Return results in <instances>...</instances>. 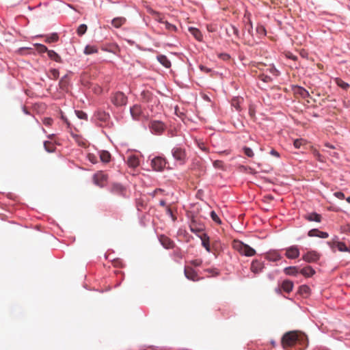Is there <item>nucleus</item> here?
<instances>
[{
    "instance_id": "nucleus-1",
    "label": "nucleus",
    "mask_w": 350,
    "mask_h": 350,
    "mask_svg": "<svg viewBox=\"0 0 350 350\" xmlns=\"http://www.w3.org/2000/svg\"><path fill=\"white\" fill-rule=\"evenodd\" d=\"M297 343L305 347H307L308 344L307 336L301 332L291 331L284 334L282 338L281 344L284 349L292 347Z\"/></svg>"
},
{
    "instance_id": "nucleus-2",
    "label": "nucleus",
    "mask_w": 350,
    "mask_h": 350,
    "mask_svg": "<svg viewBox=\"0 0 350 350\" xmlns=\"http://www.w3.org/2000/svg\"><path fill=\"white\" fill-rule=\"evenodd\" d=\"M152 197L155 198L159 202V205L164 208L167 216L176 219L174 216L171 204L172 202V195L165 191L162 189H157L152 192Z\"/></svg>"
},
{
    "instance_id": "nucleus-3",
    "label": "nucleus",
    "mask_w": 350,
    "mask_h": 350,
    "mask_svg": "<svg viewBox=\"0 0 350 350\" xmlns=\"http://www.w3.org/2000/svg\"><path fill=\"white\" fill-rule=\"evenodd\" d=\"M232 247L239 252L241 255L246 256H253L256 254V251L254 249L239 240H234L232 242Z\"/></svg>"
},
{
    "instance_id": "nucleus-4",
    "label": "nucleus",
    "mask_w": 350,
    "mask_h": 350,
    "mask_svg": "<svg viewBox=\"0 0 350 350\" xmlns=\"http://www.w3.org/2000/svg\"><path fill=\"white\" fill-rule=\"evenodd\" d=\"M127 97L122 92H117L111 96V102L116 107H122L127 103Z\"/></svg>"
},
{
    "instance_id": "nucleus-5",
    "label": "nucleus",
    "mask_w": 350,
    "mask_h": 350,
    "mask_svg": "<svg viewBox=\"0 0 350 350\" xmlns=\"http://www.w3.org/2000/svg\"><path fill=\"white\" fill-rule=\"evenodd\" d=\"M172 154L173 157L180 164H184L186 161L187 154L185 150L180 147H174L172 150Z\"/></svg>"
},
{
    "instance_id": "nucleus-6",
    "label": "nucleus",
    "mask_w": 350,
    "mask_h": 350,
    "mask_svg": "<svg viewBox=\"0 0 350 350\" xmlns=\"http://www.w3.org/2000/svg\"><path fill=\"white\" fill-rule=\"evenodd\" d=\"M94 183L100 187H103L107 180V176L103 172L96 173L93 177Z\"/></svg>"
},
{
    "instance_id": "nucleus-7",
    "label": "nucleus",
    "mask_w": 350,
    "mask_h": 350,
    "mask_svg": "<svg viewBox=\"0 0 350 350\" xmlns=\"http://www.w3.org/2000/svg\"><path fill=\"white\" fill-rule=\"evenodd\" d=\"M166 165V161L161 157H155L152 160V167L156 171L163 170Z\"/></svg>"
},
{
    "instance_id": "nucleus-8",
    "label": "nucleus",
    "mask_w": 350,
    "mask_h": 350,
    "mask_svg": "<svg viewBox=\"0 0 350 350\" xmlns=\"http://www.w3.org/2000/svg\"><path fill=\"white\" fill-rule=\"evenodd\" d=\"M110 191L113 194L118 196L124 197L126 196V188L119 183H113Z\"/></svg>"
},
{
    "instance_id": "nucleus-9",
    "label": "nucleus",
    "mask_w": 350,
    "mask_h": 350,
    "mask_svg": "<svg viewBox=\"0 0 350 350\" xmlns=\"http://www.w3.org/2000/svg\"><path fill=\"white\" fill-rule=\"evenodd\" d=\"M190 230L192 232L195 233L198 237L201 233H205L204 226L202 224L196 222V220H191L189 224Z\"/></svg>"
},
{
    "instance_id": "nucleus-10",
    "label": "nucleus",
    "mask_w": 350,
    "mask_h": 350,
    "mask_svg": "<svg viewBox=\"0 0 350 350\" xmlns=\"http://www.w3.org/2000/svg\"><path fill=\"white\" fill-rule=\"evenodd\" d=\"M184 273L185 277L190 280L196 282L200 280L197 272L191 267L186 266L185 267Z\"/></svg>"
},
{
    "instance_id": "nucleus-11",
    "label": "nucleus",
    "mask_w": 350,
    "mask_h": 350,
    "mask_svg": "<svg viewBox=\"0 0 350 350\" xmlns=\"http://www.w3.org/2000/svg\"><path fill=\"white\" fill-rule=\"evenodd\" d=\"M131 116L135 120H139L142 117H145L144 115L142 107L139 105H135L130 109Z\"/></svg>"
},
{
    "instance_id": "nucleus-12",
    "label": "nucleus",
    "mask_w": 350,
    "mask_h": 350,
    "mask_svg": "<svg viewBox=\"0 0 350 350\" xmlns=\"http://www.w3.org/2000/svg\"><path fill=\"white\" fill-rule=\"evenodd\" d=\"M320 258V254L315 251H310L305 254L302 258L307 262H315Z\"/></svg>"
},
{
    "instance_id": "nucleus-13",
    "label": "nucleus",
    "mask_w": 350,
    "mask_h": 350,
    "mask_svg": "<svg viewBox=\"0 0 350 350\" xmlns=\"http://www.w3.org/2000/svg\"><path fill=\"white\" fill-rule=\"evenodd\" d=\"M286 256L290 259L297 258L299 256V250L297 246H291L286 250Z\"/></svg>"
},
{
    "instance_id": "nucleus-14",
    "label": "nucleus",
    "mask_w": 350,
    "mask_h": 350,
    "mask_svg": "<svg viewBox=\"0 0 350 350\" xmlns=\"http://www.w3.org/2000/svg\"><path fill=\"white\" fill-rule=\"evenodd\" d=\"M198 237L202 241V245L205 248V250L208 252H211L210 247V238L206 233H201L198 234Z\"/></svg>"
},
{
    "instance_id": "nucleus-15",
    "label": "nucleus",
    "mask_w": 350,
    "mask_h": 350,
    "mask_svg": "<svg viewBox=\"0 0 350 350\" xmlns=\"http://www.w3.org/2000/svg\"><path fill=\"white\" fill-rule=\"evenodd\" d=\"M264 268V265L262 262L258 260L252 261L250 269L254 273H259Z\"/></svg>"
},
{
    "instance_id": "nucleus-16",
    "label": "nucleus",
    "mask_w": 350,
    "mask_h": 350,
    "mask_svg": "<svg viewBox=\"0 0 350 350\" xmlns=\"http://www.w3.org/2000/svg\"><path fill=\"white\" fill-rule=\"evenodd\" d=\"M159 241L162 245L167 249H170L174 247V242L165 235L160 236Z\"/></svg>"
},
{
    "instance_id": "nucleus-17",
    "label": "nucleus",
    "mask_w": 350,
    "mask_h": 350,
    "mask_svg": "<svg viewBox=\"0 0 350 350\" xmlns=\"http://www.w3.org/2000/svg\"><path fill=\"white\" fill-rule=\"evenodd\" d=\"M294 93L295 95L299 96L302 98L310 97L308 92L302 87L297 86L294 88Z\"/></svg>"
},
{
    "instance_id": "nucleus-18",
    "label": "nucleus",
    "mask_w": 350,
    "mask_h": 350,
    "mask_svg": "<svg viewBox=\"0 0 350 350\" xmlns=\"http://www.w3.org/2000/svg\"><path fill=\"white\" fill-rule=\"evenodd\" d=\"M150 127L157 133H160L164 130V124L160 121L152 122Z\"/></svg>"
},
{
    "instance_id": "nucleus-19",
    "label": "nucleus",
    "mask_w": 350,
    "mask_h": 350,
    "mask_svg": "<svg viewBox=\"0 0 350 350\" xmlns=\"http://www.w3.org/2000/svg\"><path fill=\"white\" fill-rule=\"evenodd\" d=\"M127 164L129 167L135 168L139 164V158L137 156L132 154L128 157Z\"/></svg>"
},
{
    "instance_id": "nucleus-20",
    "label": "nucleus",
    "mask_w": 350,
    "mask_h": 350,
    "mask_svg": "<svg viewBox=\"0 0 350 350\" xmlns=\"http://www.w3.org/2000/svg\"><path fill=\"white\" fill-rule=\"evenodd\" d=\"M154 98L153 94L149 91H143L141 93V99L144 103L152 102Z\"/></svg>"
},
{
    "instance_id": "nucleus-21",
    "label": "nucleus",
    "mask_w": 350,
    "mask_h": 350,
    "mask_svg": "<svg viewBox=\"0 0 350 350\" xmlns=\"http://www.w3.org/2000/svg\"><path fill=\"white\" fill-rule=\"evenodd\" d=\"M293 282L288 280L283 281L282 284V288L286 293L291 292L293 291Z\"/></svg>"
},
{
    "instance_id": "nucleus-22",
    "label": "nucleus",
    "mask_w": 350,
    "mask_h": 350,
    "mask_svg": "<svg viewBox=\"0 0 350 350\" xmlns=\"http://www.w3.org/2000/svg\"><path fill=\"white\" fill-rule=\"evenodd\" d=\"M126 21V20L124 17H117L112 20L111 25L116 28H120Z\"/></svg>"
},
{
    "instance_id": "nucleus-23",
    "label": "nucleus",
    "mask_w": 350,
    "mask_h": 350,
    "mask_svg": "<svg viewBox=\"0 0 350 350\" xmlns=\"http://www.w3.org/2000/svg\"><path fill=\"white\" fill-rule=\"evenodd\" d=\"M157 59L165 68H169L171 66V62L165 55H159Z\"/></svg>"
},
{
    "instance_id": "nucleus-24",
    "label": "nucleus",
    "mask_w": 350,
    "mask_h": 350,
    "mask_svg": "<svg viewBox=\"0 0 350 350\" xmlns=\"http://www.w3.org/2000/svg\"><path fill=\"white\" fill-rule=\"evenodd\" d=\"M299 272L306 277H310L315 273L314 270L310 266L304 267Z\"/></svg>"
},
{
    "instance_id": "nucleus-25",
    "label": "nucleus",
    "mask_w": 350,
    "mask_h": 350,
    "mask_svg": "<svg viewBox=\"0 0 350 350\" xmlns=\"http://www.w3.org/2000/svg\"><path fill=\"white\" fill-rule=\"evenodd\" d=\"M100 160L104 163L109 162L111 159V154L108 151L103 150L99 153Z\"/></svg>"
},
{
    "instance_id": "nucleus-26",
    "label": "nucleus",
    "mask_w": 350,
    "mask_h": 350,
    "mask_svg": "<svg viewBox=\"0 0 350 350\" xmlns=\"http://www.w3.org/2000/svg\"><path fill=\"white\" fill-rule=\"evenodd\" d=\"M68 83H69V81H68V76L67 75L64 76L59 80V88L63 90H66L68 86Z\"/></svg>"
},
{
    "instance_id": "nucleus-27",
    "label": "nucleus",
    "mask_w": 350,
    "mask_h": 350,
    "mask_svg": "<svg viewBox=\"0 0 350 350\" xmlns=\"http://www.w3.org/2000/svg\"><path fill=\"white\" fill-rule=\"evenodd\" d=\"M299 272L297 267H288L284 269V273L289 275H296Z\"/></svg>"
},
{
    "instance_id": "nucleus-28",
    "label": "nucleus",
    "mask_w": 350,
    "mask_h": 350,
    "mask_svg": "<svg viewBox=\"0 0 350 350\" xmlns=\"http://www.w3.org/2000/svg\"><path fill=\"white\" fill-rule=\"evenodd\" d=\"M189 30L196 40L199 41L202 40V35L199 29L194 27H190Z\"/></svg>"
},
{
    "instance_id": "nucleus-29",
    "label": "nucleus",
    "mask_w": 350,
    "mask_h": 350,
    "mask_svg": "<svg viewBox=\"0 0 350 350\" xmlns=\"http://www.w3.org/2000/svg\"><path fill=\"white\" fill-rule=\"evenodd\" d=\"M335 83L338 85L340 88L345 90H347L348 88L350 87L349 84L342 81L340 78H336L334 79Z\"/></svg>"
},
{
    "instance_id": "nucleus-30",
    "label": "nucleus",
    "mask_w": 350,
    "mask_h": 350,
    "mask_svg": "<svg viewBox=\"0 0 350 350\" xmlns=\"http://www.w3.org/2000/svg\"><path fill=\"white\" fill-rule=\"evenodd\" d=\"M96 117L102 122H106L109 118V115L105 111H98Z\"/></svg>"
},
{
    "instance_id": "nucleus-31",
    "label": "nucleus",
    "mask_w": 350,
    "mask_h": 350,
    "mask_svg": "<svg viewBox=\"0 0 350 350\" xmlns=\"http://www.w3.org/2000/svg\"><path fill=\"white\" fill-rule=\"evenodd\" d=\"M243 100L242 98L235 97L232 99L231 105L233 106L237 111L241 110V103Z\"/></svg>"
},
{
    "instance_id": "nucleus-32",
    "label": "nucleus",
    "mask_w": 350,
    "mask_h": 350,
    "mask_svg": "<svg viewBox=\"0 0 350 350\" xmlns=\"http://www.w3.org/2000/svg\"><path fill=\"white\" fill-rule=\"evenodd\" d=\"M48 56L53 60L57 62H61L62 59L61 57L54 51L49 50L48 51Z\"/></svg>"
},
{
    "instance_id": "nucleus-33",
    "label": "nucleus",
    "mask_w": 350,
    "mask_h": 350,
    "mask_svg": "<svg viewBox=\"0 0 350 350\" xmlns=\"http://www.w3.org/2000/svg\"><path fill=\"white\" fill-rule=\"evenodd\" d=\"M59 39V36L57 33H53L49 36H46L45 38V42L46 43H52V42H56Z\"/></svg>"
},
{
    "instance_id": "nucleus-34",
    "label": "nucleus",
    "mask_w": 350,
    "mask_h": 350,
    "mask_svg": "<svg viewBox=\"0 0 350 350\" xmlns=\"http://www.w3.org/2000/svg\"><path fill=\"white\" fill-rule=\"evenodd\" d=\"M98 52V49L95 46L88 45L84 49V53L86 55H90Z\"/></svg>"
},
{
    "instance_id": "nucleus-35",
    "label": "nucleus",
    "mask_w": 350,
    "mask_h": 350,
    "mask_svg": "<svg viewBox=\"0 0 350 350\" xmlns=\"http://www.w3.org/2000/svg\"><path fill=\"white\" fill-rule=\"evenodd\" d=\"M336 247L340 252H349L350 247L349 248L345 243L339 241L336 243Z\"/></svg>"
},
{
    "instance_id": "nucleus-36",
    "label": "nucleus",
    "mask_w": 350,
    "mask_h": 350,
    "mask_svg": "<svg viewBox=\"0 0 350 350\" xmlns=\"http://www.w3.org/2000/svg\"><path fill=\"white\" fill-rule=\"evenodd\" d=\"M59 75L58 70L53 68L49 70L48 76L50 79L55 80L59 77Z\"/></svg>"
},
{
    "instance_id": "nucleus-37",
    "label": "nucleus",
    "mask_w": 350,
    "mask_h": 350,
    "mask_svg": "<svg viewBox=\"0 0 350 350\" xmlns=\"http://www.w3.org/2000/svg\"><path fill=\"white\" fill-rule=\"evenodd\" d=\"M35 46L36 48V50L39 53H45V52L48 53V51H49V50H48V49L46 46H44V44H36Z\"/></svg>"
},
{
    "instance_id": "nucleus-38",
    "label": "nucleus",
    "mask_w": 350,
    "mask_h": 350,
    "mask_svg": "<svg viewBox=\"0 0 350 350\" xmlns=\"http://www.w3.org/2000/svg\"><path fill=\"white\" fill-rule=\"evenodd\" d=\"M87 29H88L87 25L85 24H82V25H79L77 30V34L79 36L83 35L86 32Z\"/></svg>"
},
{
    "instance_id": "nucleus-39",
    "label": "nucleus",
    "mask_w": 350,
    "mask_h": 350,
    "mask_svg": "<svg viewBox=\"0 0 350 350\" xmlns=\"http://www.w3.org/2000/svg\"><path fill=\"white\" fill-rule=\"evenodd\" d=\"M336 243H339L338 239L336 237L332 241L327 242L328 245L332 248V251L335 252L334 247H336Z\"/></svg>"
},
{
    "instance_id": "nucleus-40",
    "label": "nucleus",
    "mask_w": 350,
    "mask_h": 350,
    "mask_svg": "<svg viewBox=\"0 0 350 350\" xmlns=\"http://www.w3.org/2000/svg\"><path fill=\"white\" fill-rule=\"evenodd\" d=\"M44 146L46 151L51 152L54 150V145L50 142H44Z\"/></svg>"
},
{
    "instance_id": "nucleus-41",
    "label": "nucleus",
    "mask_w": 350,
    "mask_h": 350,
    "mask_svg": "<svg viewBox=\"0 0 350 350\" xmlns=\"http://www.w3.org/2000/svg\"><path fill=\"white\" fill-rule=\"evenodd\" d=\"M304 144H305V141H304V139H303L301 138L297 139L293 142V145H294L295 148H299Z\"/></svg>"
},
{
    "instance_id": "nucleus-42",
    "label": "nucleus",
    "mask_w": 350,
    "mask_h": 350,
    "mask_svg": "<svg viewBox=\"0 0 350 350\" xmlns=\"http://www.w3.org/2000/svg\"><path fill=\"white\" fill-rule=\"evenodd\" d=\"M75 113L78 118L81 120H87L88 116L85 112L82 111H75Z\"/></svg>"
},
{
    "instance_id": "nucleus-43",
    "label": "nucleus",
    "mask_w": 350,
    "mask_h": 350,
    "mask_svg": "<svg viewBox=\"0 0 350 350\" xmlns=\"http://www.w3.org/2000/svg\"><path fill=\"white\" fill-rule=\"evenodd\" d=\"M310 291V288L306 285L299 286V292L301 294H308Z\"/></svg>"
},
{
    "instance_id": "nucleus-44",
    "label": "nucleus",
    "mask_w": 350,
    "mask_h": 350,
    "mask_svg": "<svg viewBox=\"0 0 350 350\" xmlns=\"http://www.w3.org/2000/svg\"><path fill=\"white\" fill-rule=\"evenodd\" d=\"M243 151L244 153L249 157H253L254 155L252 150L249 147H244Z\"/></svg>"
},
{
    "instance_id": "nucleus-45",
    "label": "nucleus",
    "mask_w": 350,
    "mask_h": 350,
    "mask_svg": "<svg viewBox=\"0 0 350 350\" xmlns=\"http://www.w3.org/2000/svg\"><path fill=\"white\" fill-rule=\"evenodd\" d=\"M88 159L92 163H96L98 162L97 157L94 154L89 153L88 154Z\"/></svg>"
},
{
    "instance_id": "nucleus-46",
    "label": "nucleus",
    "mask_w": 350,
    "mask_h": 350,
    "mask_svg": "<svg viewBox=\"0 0 350 350\" xmlns=\"http://www.w3.org/2000/svg\"><path fill=\"white\" fill-rule=\"evenodd\" d=\"M256 31L260 35H266V29L262 25H258Z\"/></svg>"
},
{
    "instance_id": "nucleus-47",
    "label": "nucleus",
    "mask_w": 350,
    "mask_h": 350,
    "mask_svg": "<svg viewBox=\"0 0 350 350\" xmlns=\"http://www.w3.org/2000/svg\"><path fill=\"white\" fill-rule=\"evenodd\" d=\"M165 28L171 31H175L176 30V27L175 25L170 24L168 22L165 23Z\"/></svg>"
},
{
    "instance_id": "nucleus-48",
    "label": "nucleus",
    "mask_w": 350,
    "mask_h": 350,
    "mask_svg": "<svg viewBox=\"0 0 350 350\" xmlns=\"http://www.w3.org/2000/svg\"><path fill=\"white\" fill-rule=\"evenodd\" d=\"M53 120L51 118H44L43 119V124L46 126H51L53 123Z\"/></svg>"
},
{
    "instance_id": "nucleus-49",
    "label": "nucleus",
    "mask_w": 350,
    "mask_h": 350,
    "mask_svg": "<svg viewBox=\"0 0 350 350\" xmlns=\"http://www.w3.org/2000/svg\"><path fill=\"white\" fill-rule=\"evenodd\" d=\"M320 232V231L317 229H312L308 232V236L310 237H317V234Z\"/></svg>"
},
{
    "instance_id": "nucleus-50",
    "label": "nucleus",
    "mask_w": 350,
    "mask_h": 350,
    "mask_svg": "<svg viewBox=\"0 0 350 350\" xmlns=\"http://www.w3.org/2000/svg\"><path fill=\"white\" fill-rule=\"evenodd\" d=\"M202 261V260H200V259H196V260H193L190 262V264L195 266V267H199L201 265Z\"/></svg>"
},
{
    "instance_id": "nucleus-51",
    "label": "nucleus",
    "mask_w": 350,
    "mask_h": 350,
    "mask_svg": "<svg viewBox=\"0 0 350 350\" xmlns=\"http://www.w3.org/2000/svg\"><path fill=\"white\" fill-rule=\"evenodd\" d=\"M260 77L262 81H263L264 82H266V83L270 82L271 81V78L267 75H262Z\"/></svg>"
},
{
    "instance_id": "nucleus-52",
    "label": "nucleus",
    "mask_w": 350,
    "mask_h": 350,
    "mask_svg": "<svg viewBox=\"0 0 350 350\" xmlns=\"http://www.w3.org/2000/svg\"><path fill=\"white\" fill-rule=\"evenodd\" d=\"M317 237L323 238V239H325V238H327L329 237V235H328V233H327L325 232L320 231V232H319V234H317Z\"/></svg>"
},
{
    "instance_id": "nucleus-53",
    "label": "nucleus",
    "mask_w": 350,
    "mask_h": 350,
    "mask_svg": "<svg viewBox=\"0 0 350 350\" xmlns=\"http://www.w3.org/2000/svg\"><path fill=\"white\" fill-rule=\"evenodd\" d=\"M334 196L341 200L345 198V194L340 191H337L334 193Z\"/></svg>"
},
{
    "instance_id": "nucleus-54",
    "label": "nucleus",
    "mask_w": 350,
    "mask_h": 350,
    "mask_svg": "<svg viewBox=\"0 0 350 350\" xmlns=\"http://www.w3.org/2000/svg\"><path fill=\"white\" fill-rule=\"evenodd\" d=\"M270 154L273 156V157H275L277 158L280 157V154L278 151H276L274 149H272L271 151H270Z\"/></svg>"
},
{
    "instance_id": "nucleus-55",
    "label": "nucleus",
    "mask_w": 350,
    "mask_h": 350,
    "mask_svg": "<svg viewBox=\"0 0 350 350\" xmlns=\"http://www.w3.org/2000/svg\"><path fill=\"white\" fill-rule=\"evenodd\" d=\"M220 57L222 58L224 60H228L230 59V55L227 53H223L220 55Z\"/></svg>"
},
{
    "instance_id": "nucleus-56",
    "label": "nucleus",
    "mask_w": 350,
    "mask_h": 350,
    "mask_svg": "<svg viewBox=\"0 0 350 350\" xmlns=\"http://www.w3.org/2000/svg\"><path fill=\"white\" fill-rule=\"evenodd\" d=\"M213 165L215 167H220L222 165V162L221 161L217 160L214 161Z\"/></svg>"
},
{
    "instance_id": "nucleus-57",
    "label": "nucleus",
    "mask_w": 350,
    "mask_h": 350,
    "mask_svg": "<svg viewBox=\"0 0 350 350\" xmlns=\"http://www.w3.org/2000/svg\"><path fill=\"white\" fill-rule=\"evenodd\" d=\"M209 213L212 219H219L217 215L214 211H211Z\"/></svg>"
},
{
    "instance_id": "nucleus-58",
    "label": "nucleus",
    "mask_w": 350,
    "mask_h": 350,
    "mask_svg": "<svg viewBox=\"0 0 350 350\" xmlns=\"http://www.w3.org/2000/svg\"><path fill=\"white\" fill-rule=\"evenodd\" d=\"M200 69H201L202 70H204V71H205L206 72H210V70H211L209 68H207L204 67V66H200Z\"/></svg>"
},
{
    "instance_id": "nucleus-59",
    "label": "nucleus",
    "mask_w": 350,
    "mask_h": 350,
    "mask_svg": "<svg viewBox=\"0 0 350 350\" xmlns=\"http://www.w3.org/2000/svg\"><path fill=\"white\" fill-rule=\"evenodd\" d=\"M232 28L233 29L234 33L238 36H239V31H238V29L235 27H232Z\"/></svg>"
},
{
    "instance_id": "nucleus-60",
    "label": "nucleus",
    "mask_w": 350,
    "mask_h": 350,
    "mask_svg": "<svg viewBox=\"0 0 350 350\" xmlns=\"http://www.w3.org/2000/svg\"><path fill=\"white\" fill-rule=\"evenodd\" d=\"M314 155H315V157H316L319 160H321V159H320L321 154H320L317 151H315V152H314Z\"/></svg>"
},
{
    "instance_id": "nucleus-61",
    "label": "nucleus",
    "mask_w": 350,
    "mask_h": 350,
    "mask_svg": "<svg viewBox=\"0 0 350 350\" xmlns=\"http://www.w3.org/2000/svg\"><path fill=\"white\" fill-rule=\"evenodd\" d=\"M345 232H350V224H348L345 228H344Z\"/></svg>"
},
{
    "instance_id": "nucleus-62",
    "label": "nucleus",
    "mask_w": 350,
    "mask_h": 350,
    "mask_svg": "<svg viewBox=\"0 0 350 350\" xmlns=\"http://www.w3.org/2000/svg\"><path fill=\"white\" fill-rule=\"evenodd\" d=\"M288 57L290 58V59H294V60H295L297 59V57L293 55H292V54L288 55Z\"/></svg>"
},
{
    "instance_id": "nucleus-63",
    "label": "nucleus",
    "mask_w": 350,
    "mask_h": 350,
    "mask_svg": "<svg viewBox=\"0 0 350 350\" xmlns=\"http://www.w3.org/2000/svg\"><path fill=\"white\" fill-rule=\"evenodd\" d=\"M325 146L329 148H334V146L329 144H325Z\"/></svg>"
},
{
    "instance_id": "nucleus-64",
    "label": "nucleus",
    "mask_w": 350,
    "mask_h": 350,
    "mask_svg": "<svg viewBox=\"0 0 350 350\" xmlns=\"http://www.w3.org/2000/svg\"><path fill=\"white\" fill-rule=\"evenodd\" d=\"M206 271H207L208 273H215V270H211V269H207Z\"/></svg>"
}]
</instances>
